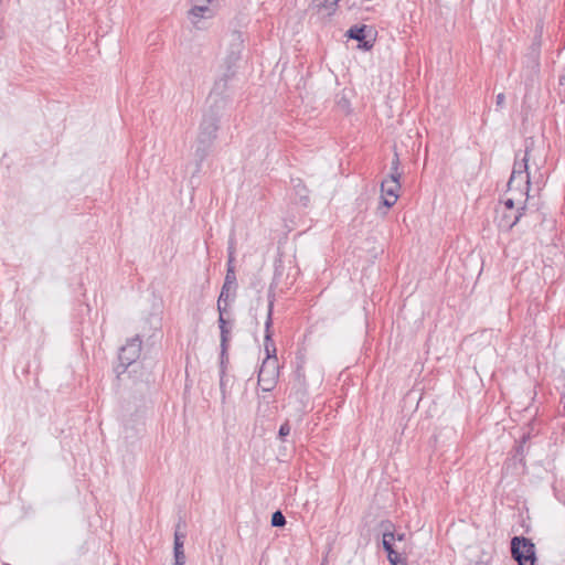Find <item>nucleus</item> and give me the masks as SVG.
<instances>
[{"instance_id":"f257e3e1","label":"nucleus","mask_w":565,"mask_h":565,"mask_svg":"<svg viewBox=\"0 0 565 565\" xmlns=\"http://www.w3.org/2000/svg\"><path fill=\"white\" fill-rule=\"evenodd\" d=\"M531 179H509L508 194L500 210H512L523 207L527 199Z\"/></svg>"},{"instance_id":"f03ea898","label":"nucleus","mask_w":565,"mask_h":565,"mask_svg":"<svg viewBox=\"0 0 565 565\" xmlns=\"http://www.w3.org/2000/svg\"><path fill=\"white\" fill-rule=\"evenodd\" d=\"M234 239L230 241L228 246V268L225 275L224 284L221 289V294L217 299V309L226 308L228 306V301L231 300L232 296H234L237 284H236V275L234 271V267L232 265L234 260Z\"/></svg>"},{"instance_id":"7ed1b4c3","label":"nucleus","mask_w":565,"mask_h":565,"mask_svg":"<svg viewBox=\"0 0 565 565\" xmlns=\"http://www.w3.org/2000/svg\"><path fill=\"white\" fill-rule=\"evenodd\" d=\"M511 554L518 564L536 561L535 545L530 539L524 536H514L511 541Z\"/></svg>"},{"instance_id":"20e7f679","label":"nucleus","mask_w":565,"mask_h":565,"mask_svg":"<svg viewBox=\"0 0 565 565\" xmlns=\"http://www.w3.org/2000/svg\"><path fill=\"white\" fill-rule=\"evenodd\" d=\"M218 129V120L213 115H206L203 117V120L200 125V131L198 136V149L196 152L205 151L207 145H210L216 137V132Z\"/></svg>"},{"instance_id":"39448f33","label":"nucleus","mask_w":565,"mask_h":565,"mask_svg":"<svg viewBox=\"0 0 565 565\" xmlns=\"http://www.w3.org/2000/svg\"><path fill=\"white\" fill-rule=\"evenodd\" d=\"M273 309H274V296L269 297L268 302V311H267V318L265 322V341L264 347L266 351V362L267 364L277 365V355H276V347L273 341V332H271V326H273Z\"/></svg>"},{"instance_id":"423d86ee","label":"nucleus","mask_w":565,"mask_h":565,"mask_svg":"<svg viewBox=\"0 0 565 565\" xmlns=\"http://www.w3.org/2000/svg\"><path fill=\"white\" fill-rule=\"evenodd\" d=\"M142 341L139 335H136L127 341L119 351V362L124 369H127L134 362H136L141 353Z\"/></svg>"},{"instance_id":"0eeeda50","label":"nucleus","mask_w":565,"mask_h":565,"mask_svg":"<svg viewBox=\"0 0 565 565\" xmlns=\"http://www.w3.org/2000/svg\"><path fill=\"white\" fill-rule=\"evenodd\" d=\"M244 46V38L243 34L238 31H233L227 35L225 40V49H226V57L225 62L228 64V68L231 65L235 64L241 56L242 50Z\"/></svg>"},{"instance_id":"6e6552de","label":"nucleus","mask_w":565,"mask_h":565,"mask_svg":"<svg viewBox=\"0 0 565 565\" xmlns=\"http://www.w3.org/2000/svg\"><path fill=\"white\" fill-rule=\"evenodd\" d=\"M399 179H382L380 199L385 209H390L396 203L399 196Z\"/></svg>"},{"instance_id":"1a4fd4ad","label":"nucleus","mask_w":565,"mask_h":565,"mask_svg":"<svg viewBox=\"0 0 565 565\" xmlns=\"http://www.w3.org/2000/svg\"><path fill=\"white\" fill-rule=\"evenodd\" d=\"M533 158V142L526 146L525 152L521 160H515L511 177H516L522 173H526V177L535 175L540 173V167L535 164V169H532L530 161Z\"/></svg>"},{"instance_id":"9d476101","label":"nucleus","mask_w":565,"mask_h":565,"mask_svg":"<svg viewBox=\"0 0 565 565\" xmlns=\"http://www.w3.org/2000/svg\"><path fill=\"white\" fill-rule=\"evenodd\" d=\"M523 207L512 210H497V224L502 231H510L521 218Z\"/></svg>"},{"instance_id":"9b49d317","label":"nucleus","mask_w":565,"mask_h":565,"mask_svg":"<svg viewBox=\"0 0 565 565\" xmlns=\"http://www.w3.org/2000/svg\"><path fill=\"white\" fill-rule=\"evenodd\" d=\"M277 375V365L267 364L264 361L258 373V385L264 392L271 391L276 384Z\"/></svg>"},{"instance_id":"f8f14e48","label":"nucleus","mask_w":565,"mask_h":565,"mask_svg":"<svg viewBox=\"0 0 565 565\" xmlns=\"http://www.w3.org/2000/svg\"><path fill=\"white\" fill-rule=\"evenodd\" d=\"M218 311V327L221 331V364L224 365L227 360V349L231 339V328L227 327V321L224 318L226 308L217 309Z\"/></svg>"},{"instance_id":"ddd939ff","label":"nucleus","mask_w":565,"mask_h":565,"mask_svg":"<svg viewBox=\"0 0 565 565\" xmlns=\"http://www.w3.org/2000/svg\"><path fill=\"white\" fill-rule=\"evenodd\" d=\"M213 0H193V8L189 12L193 23H196L198 19L200 18H206L211 15L212 11L209 4Z\"/></svg>"},{"instance_id":"4468645a","label":"nucleus","mask_w":565,"mask_h":565,"mask_svg":"<svg viewBox=\"0 0 565 565\" xmlns=\"http://www.w3.org/2000/svg\"><path fill=\"white\" fill-rule=\"evenodd\" d=\"M180 523L177 525V530L174 532V546H173V553H174V565H185V554L183 548V540L184 534L179 531Z\"/></svg>"},{"instance_id":"2eb2a0df","label":"nucleus","mask_w":565,"mask_h":565,"mask_svg":"<svg viewBox=\"0 0 565 565\" xmlns=\"http://www.w3.org/2000/svg\"><path fill=\"white\" fill-rule=\"evenodd\" d=\"M382 525L385 529V531L383 533V547L387 554H392L393 553V542L395 540V534L391 530L393 525L390 522H387L386 524H382Z\"/></svg>"},{"instance_id":"dca6fc26","label":"nucleus","mask_w":565,"mask_h":565,"mask_svg":"<svg viewBox=\"0 0 565 565\" xmlns=\"http://www.w3.org/2000/svg\"><path fill=\"white\" fill-rule=\"evenodd\" d=\"M340 0H313L315 7L319 11H323L327 15L335 12Z\"/></svg>"},{"instance_id":"f3484780","label":"nucleus","mask_w":565,"mask_h":565,"mask_svg":"<svg viewBox=\"0 0 565 565\" xmlns=\"http://www.w3.org/2000/svg\"><path fill=\"white\" fill-rule=\"evenodd\" d=\"M303 360L301 359L295 371V382L299 388H303L306 386V375L303 371Z\"/></svg>"},{"instance_id":"a211bd4d","label":"nucleus","mask_w":565,"mask_h":565,"mask_svg":"<svg viewBox=\"0 0 565 565\" xmlns=\"http://www.w3.org/2000/svg\"><path fill=\"white\" fill-rule=\"evenodd\" d=\"M364 30H365V25L359 28V26H353L351 28L349 31H348V35L349 38L353 39V40H356V41H362L364 39Z\"/></svg>"},{"instance_id":"6ab92c4d","label":"nucleus","mask_w":565,"mask_h":565,"mask_svg":"<svg viewBox=\"0 0 565 565\" xmlns=\"http://www.w3.org/2000/svg\"><path fill=\"white\" fill-rule=\"evenodd\" d=\"M387 557L392 565H407L406 558L394 550L392 554H387Z\"/></svg>"},{"instance_id":"aec40b11","label":"nucleus","mask_w":565,"mask_h":565,"mask_svg":"<svg viewBox=\"0 0 565 565\" xmlns=\"http://www.w3.org/2000/svg\"><path fill=\"white\" fill-rule=\"evenodd\" d=\"M286 524V519L280 511H276L271 515V525L273 526H282Z\"/></svg>"},{"instance_id":"412c9836","label":"nucleus","mask_w":565,"mask_h":565,"mask_svg":"<svg viewBox=\"0 0 565 565\" xmlns=\"http://www.w3.org/2000/svg\"><path fill=\"white\" fill-rule=\"evenodd\" d=\"M289 433H290V426H289L288 422H286L279 428V437L282 438V437L289 435Z\"/></svg>"},{"instance_id":"4be33fe9","label":"nucleus","mask_w":565,"mask_h":565,"mask_svg":"<svg viewBox=\"0 0 565 565\" xmlns=\"http://www.w3.org/2000/svg\"><path fill=\"white\" fill-rule=\"evenodd\" d=\"M541 163H542V160L536 161V160L534 159V157H533V158H532V160L530 161V166L532 167V169H535V168H536V167H535V164H537V166L541 168Z\"/></svg>"},{"instance_id":"5701e85b","label":"nucleus","mask_w":565,"mask_h":565,"mask_svg":"<svg viewBox=\"0 0 565 565\" xmlns=\"http://www.w3.org/2000/svg\"><path fill=\"white\" fill-rule=\"evenodd\" d=\"M504 103V95L503 94H499L497 96V104L498 105H502Z\"/></svg>"},{"instance_id":"b1692460","label":"nucleus","mask_w":565,"mask_h":565,"mask_svg":"<svg viewBox=\"0 0 565 565\" xmlns=\"http://www.w3.org/2000/svg\"><path fill=\"white\" fill-rule=\"evenodd\" d=\"M396 540L398 541H403L404 540V534H398L397 536H395Z\"/></svg>"},{"instance_id":"393cba45","label":"nucleus","mask_w":565,"mask_h":565,"mask_svg":"<svg viewBox=\"0 0 565 565\" xmlns=\"http://www.w3.org/2000/svg\"><path fill=\"white\" fill-rule=\"evenodd\" d=\"M519 565H535V561L526 562L525 564H519Z\"/></svg>"},{"instance_id":"a878e982","label":"nucleus","mask_w":565,"mask_h":565,"mask_svg":"<svg viewBox=\"0 0 565 565\" xmlns=\"http://www.w3.org/2000/svg\"><path fill=\"white\" fill-rule=\"evenodd\" d=\"M4 565H9V564H4Z\"/></svg>"}]
</instances>
